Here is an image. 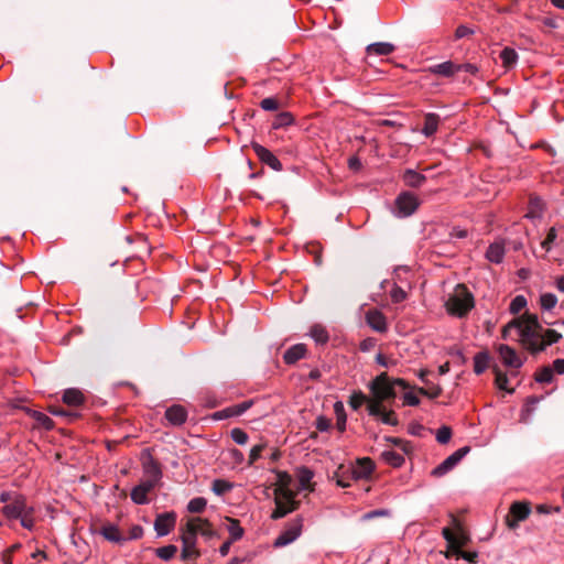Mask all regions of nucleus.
Masks as SVG:
<instances>
[{
  "instance_id": "nucleus-28",
  "label": "nucleus",
  "mask_w": 564,
  "mask_h": 564,
  "mask_svg": "<svg viewBox=\"0 0 564 564\" xmlns=\"http://www.w3.org/2000/svg\"><path fill=\"white\" fill-rule=\"evenodd\" d=\"M403 181L408 186L417 188L425 183L426 177L425 175L409 169L403 174Z\"/></svg>"
},
{
  "instance_id": "nucleus-57",
  "label": "nucleus",
  "mask_w": 564,
  "mask_h": 564,
  "mask_svg": "<svg viewBox=\"0 0 564 564\" xmlns=\"http://www.w3.org/2000/svg\"><path fill=\"white\" fill-rule=\"evenodd\" d=\"M234 412H235L234 408L229 406V408H226L224 410L215 412L214 413V419H216V420H225V419H228V417L236 416V414H234Z\"/></svg>"
},
{
  "instance_id": "nucleus-46",
  "label": "nucleus",
  "mask_w": 564,
  "mask_h": 564,
  "mask_svg": "<svg viewBox=\"0 0 564 564\" xmlns=\"http://www.w3.org/2000/svg\"><path fill=\"white\" fill-rule=\"evenodd\" d=\"M20 520L21 525L24 529L33 530L34 528V508L28 510V512L23 513L18 518Z\"/></svg>"
},
{
  "instance_id": "nucleus-45",
  "label": "nucleus",
  "mask_w": 564,
  "mask_h": 564,
  "mask_svg": "<svg viewBox=\"0 0 564 564\" xmlns=\"http://www.w3.org/2000/svg\"><path fill=\"white\" fill-rule=\"evenodd\" d=\"M494 372H495V376H496L495 382H496L497 387L500 390L512 392V390L508 389V377H507V375L505 372H502L498 367H494Z\"/></svg>"
},
{
  "instance_id": "nucleus-60",
  "label": "nucleus",
  "mask_w": 564,
  "mask_h": 564,
  "mask_svg": "<svg viewBox=\"0 0 564 564\" xmlns=\"http://www.w3.org/2000/svg\"><path fill=\"white\" fill-rule=\"evenodd\" d=\"M252 405V401H243L239 404H235L232 405L234 408V414H236V416H239L241 415L242 413H245L248 409H250Z\"/></svg>"
},
{
  "instance_id": "nucleus-49",
  "label": "nucleus",
  "mask_w": 564,
  "mask_h": 564,
  "mask_svg": "<svg viewBox=\"0 0 564 564\" xmlns=\"http://www.w3.org/2000/svg\"><path fill=\"white\" fill-rule=\"evenodd\" d=\"M436 441L440 444H446L452 437V430L449 426L443 425L436 432Z\"/></svg>"
},
{
  "instance_id": "nucleus-3",
  "label": "nucleus",
  "mask_w": 564,
  "mask_h": 564,
  "mask_svg": "<svg viewBox=\"0 0 564 564\" xmlns=\"http://www.w3.org/2000/svg\"><path fill=\"white\" fill-rule=\"evenodd\" d=\"M448 314L465 316L474 307V297L464 284H458L445 302Z\"/></svg>"
},
{
  "instance_id": "nucleus-32",
  "label": "nucleus",
  "mask_w": 564,
  "mask_h": 564,
  "mask_svg": "<svg viewBox=\"0 0 564 564\" xmlns=\"http://www.w3.org/2000/svg\"><path fill=\"white\" fill-rule=\"evenodd\" d=\"M144 473L147 475V479L158 484L162 477V471L159 464L155 463L152 458H150L149 462L144 464Z\"/></svg>"
},
{
  "instance_id": "nucleus-1",
  "label": "nucleus",
  "mask_w": 564,
  "mask_h": 564,
  "mask_svg": "<svg viewBox=\"0 0 564 564\" xmlns=\"http://www.w3.org/2000/svg\"><path fill=\"white\" fill-rule=\"evenodd\" d=\"M511 325H516L520 340L528 350L532 354L543 351V346H538L539 339L542 338V326L535 315L527 314L520 318L511 321Z\"/></svg>"
},
{
  "instance_id": "nucleus-19",
  "label": "nucleus",
  "mask_w": 564,
  "mask_h": 564,
  "mask_svg": "<svg viewBox=\"0 0 564 564\" xmlns=\"http://www.w3.org/2000/svg\"><path fill=\"white\" fill-rule=\"evenodd\" d=\"M368 325L376 332L384 333L388 329L384 315L378 310H370L366 314Z\"/></svg>"
},
{
  "instance_id": "nucleus-37",
  "label": "nucleus",
  "mask_w": 564,
  "mask_h": 564,
  "mask_svg": "<svg viewBox=\"0 0 564 564\" xmlns=\"http://www.w3.org/2000/svg\"><path fill=\"white\" fill-rule=\"evenodd\" d=\"M534 379L539 383H550L554 379L553 369L550 366H544L541 369H539L535 375Z\"/></svg>"
},
{
  "instance_id": "nucleus-18",
  "label": "nucleus",
  "mask_w": 564,
  "mask_h": 564,
  "mask_svg": "<svg viewBox=\"0 0 564 564\" xmlns=\"http://www.w3.org/2000/svg\"><path fill=\"white\" fill-rule=\"evenodd\" d=\"M165 419L175 426H180L186 422L187 411L180 404H174L166 409Z\"/></svg>"
},
{
  "instance_id": "nucleus-24",
  "label": "nucleus",
  "mask_w": 564,
  "mask_h": 564,
  "mask_svg": "<svg viewBox=\"0 0 564 564\" xmlns=\"http://www.w3.org/2000/svg\"><path fill=\"white\" fill-rule=\"evenodd\" d=\"M430 72L432 74L441 75L443 77H452L454 74L459 72V67L457 66V64L451 61H446L430 67Z\"/></svg>"
},
{
  "instance_id": "nucleus-62",
  "label": "nucleus",
  "mask_w": 564,
  "mask_h": 564,
  "mask_svg": "<svg viewBox=\"0 0 564 564\" xmlns=\"http://www.w3.org/2000/svg\"><path fill=\"white\" fill-rule=\"evenodd\" d=\"M143 535V528L141 525H133L129 531V536L127 540H138Z\"/></svg>"
},
{
  "instance_id": "nucleus-25",
  "label": "nucleus",
  "mask_w": 564,
  "mask_h": 564,
  "mask_svg": "<svg viewBox=\"0 0 564 564\" xmlns=\"http://www.w3.org/2000/svg\"><path fill=\"white\" fill-rule=\"evenodd\" d=\"M306 351L307 349L304 344L293 345L284 352V362L288 365H293L297 360L302 359L305 356Z\"/></svg>"
},
{
  "instance_id": "nucleus-11",
  "label": "nucleus",
  "mask_w": 564,
  "mask_h": 564,
  "mask_svg": "<svg viewBox=\"0 0 564 564\" xmlns=\"http://www.w3.org/2000/svg\"><path fill=\"white\" fill-rule=\"evenodd\" d=\"M531 512L530 506L527 502H513L510 507L509 516L507 517V524L509 528L514 529L520 521L525 520Z\"/></svg>"
},
{
  "instance_id": "nucleus-50",
  "label": "nucleus",
  "mask_w": 564,
  "mask_h": 564,
  "mask_svg": "<svg viewBox=\"0 0 564 564\" xmlns=\"http://www.w3.org/2000/svg\"><path fill=\"white\" fill-rule=\"evenodd\" d=\"M390 297L393 303H401L406 299V292L401 286L394 284L390 291Z\"/></svg>"
},
{
  "instance_id": "nucleus-63",
  "label": "nucleus",
  "mask_w": 564,
  "mask_h": 564,
  "mask_svg": "<svg viewBox=\"0 0 564 564\" xmlns=\"http://www.w3.org/2000/svg\"><path fill=\"white\" fill-rule=\"evenodd\" d=\"M403 402L406 405L416 406L420 404V399L415 394H413L411 392H406L403 395Z\"/></svg>"
},
{
  "instance_id": "nucleus-12",
  "label": "nucleus",
  "mask_w": 564,
  "mask_h": 564,
  "mask_svg": "<svg viewBox=\"0 0 564 564\" xmlns=\"http://www.w3.org/2000/svg\"><path fill=\"white\" fill-rule=\"evenodd\" d=\"M158 486V482H154L150 479L142 480L138 486H135L130 494L131 500L137 505H147L150 499L148 495L153 491V489Z\"/></svg>"
},
{
  "instance_id": "nucleus-20",
  "label": "nucleus",
  "mask_w": 564,
  "mask_h": 564,
  "mask_svg": "<svg viewBox=\"0 0 564 564\" xmlns=\"http://www.w3.org/2000/svg\"><path fill=\"white\" fill-rule=\"evenodd\" d=\"M373 469L375 465L370 458H360L352 468V477L355 479H366L372 474Z\"/></svg>"
},
{
  "instance_id": "nucleus-51",
  "label": "nucleus",
  "mask_w": 564,
  "mask_h": 564,
  "mask_svg": "<svg viewBox=\"0 0 564 564\" xmlns=\"http://www.w3.org/2000/svg\"><path fill=\"white\" fill-rule=\"evenodd\" d=\"M230 436L239 445H245L248 442V434L241 429H232L230 432Z\"/></svg>"
},
{
  "instance_id": "nucleus-48",
  "label": "nucleus",
  "mask_w": 564,
  "mask_h": 564,
  "mask_svg": "<svg viewBox=\"0 0 564 564\" xmlns=\"http://www.w3.org/2000/svg\"><path fill=\"white\" fill-rule=\"evenodd\" d=\"M527 306V299L523 295H517L510 303V312L518 314Z\"/></svg>"
},
{
  "instance_id": "nucleus-35",
  "label": "nucleus",
  "mask_w": 564,
  "mask_h": 564,
  "mask_svg": "<svg viewBox=\"0 0 564 564\" xmlns=\"http://www.w3.org/2000/svg\"><path fill=\"white\" fill-rule=\"evenodd\" d=\"M500 59L506 68H511L517 64L518 54L513 48L505 47L500 52Z\"/></svg>"
},
{
  "instance_id": "nucleus-8",
  "label": "nucleus",
  "mask_w": 564,
  "mask_h": 564,
  "mask_svg": "<svg viewBox=\"0 0 564 564\" xmlns=\"http://www.w3.org/2000/svg\"><path fill=\"white\" fill-rule=\"evenodd\" d=\"M302 519L297 518L291 521L286 528L279 534V536L275 539L273 545L275 547H282L285 546L292 542H294L302 532Z\"/></svg>"
},
{
  "instance_id": "nucleus-40",
  "label": "nucleus",
  "mask_w": 564,
  "mask_h": 564,
  "mask_svg": "<svg viewBox=\"0 0 564 564\" xmlns=\"http://www.w3.org/2000/svg\"><path fill=\"white\" fill-rule=\"evenodd\" d=\"M419 393L429 397L430 399H436L442 393V388L438 384L430 382L423 388H419Z\"/></svg>"
},
{
  "instance_id": "nucleus-29",
  "label": "nucleus",
  "mask_w": 564,
  "mask_h": 564,
  "mask_svg": "<svg viewBox=\"0 0 564 564\" xmlns=\"http://www.w3.org/2000/svg\"><path fill=\"white\" fill-rule=\"evenodd\" d=\"M28 414L36 422L39 427H43L47 431L54 427L53 420L47 416L45 413L36 411V410H28Z\"/></svg>"
},
{
  "instance_id": "nucleus-38",
  "label": "nucleus",
  "mask_w": 564,
  "mask_h": 564,
  "mask_svg": "<svg viewBox=\"0 0 564 564\" xmlns=\"http://www.w3.org/2000/svg\"><path fill=\"white\" fill-rule=\"evenodd\" d=\"M381 456L386 463L393 467H400L404 463V457L394 451H384Z\"/></svg>"
},
{
  "instance_id": "nucleus-34",
  "label": "nucleus",
  "mask_w": 564,
  "mask_h": 564,
  "mask_svg": "<svg viewBox=\"0 0 564 564\" xmlns=\"http://www.w3.org/2000/svg\"><path fill=\"white\" fill-rule=\"evenodd\" d=\"M63 401L73 406H77L84 402V395L78 389H67L63 394Z\"/></svg>"
},
{
  "instance_id": "nucleus-17",
  "label": "nucleus",
  "mask_w": 564,
  "mask_h": 564,
  "mask_svg": "<svg viewBox=\"0 0 564 564\" xmlns=\"http://www.w3.org/2000/svg\"><path fill=\"white\" fill-rule=\"evenodd\" d=\"M181 540L183 544L181 554L182 560L187 561L197 558L199 556V551L196 547L197 539L182 530Z\"/></svg>"
},
{
  "instance_id": "nucleus-15",
  "label": "nucleus",
  "mask_w": 564,
  "mask_h": 564,
  "mask_svg": "<svg viewBox=\"0 0 564 564\" xmlns=\"http://www.w3.org/2000/svg\"><path fill=\"white\" fill-rule=\"evenodd\" d=\"M497 351L503 365L509 368H520L523 364L517 351L508 345L500 344Z\"/></svg>"
},
{
  "instance_id": "nucleus-42",
  "label": "nucleus",
  "mask_w": 564,
  "mask_h": 564,
  "mask_svg": "<svg viewBox=\"0 0 564 564\" xmlns=\"http://www.w3.org/2000/svg\"><path fill=\"white\" fill-rule=\"evenodd\" d=\"M177 552V547L173 544H169L162 547L156 549V555L163 561H170L174 557Z\"/></svg>"
},
{
  "instance_id": "nucleus-13",
  "label": "nucleus",
  "mask_w": 564,
  "mask_h": 564,
  "mask_svg": "<svg viewBox=\"0 0 564 564\" xmlns=\"http://www.w3.org/2000/svg\"><path fill=\"white\" fill-rule=\"evenodd\" d=\"M368 414L379 417L383 424L395 426L399 424L397 414L392 410H387L384 405H377V403H368Z\"/></svg>"
},
{
  "instance_id": "nucleus-47",
  "label": "nucleus",
  "mask_w": 564,
  "mask_h": 564,
  "mask_svg": "<svg viewBox=\"0 0 564 564\" xmlns=\"http://www.w3.org/2000/svg\"><path fill=\"white\" fill-rule=\"evenodd\" d=\"M231 488H232V485L223 479L214 480L213 487H212L213 491L218 496H221V495L228 492Z\"/></svg>"
},
{
  "instance_id": "nucleus-54",
  "label": "nucleus",
  "mask_w": 564,
  "mask_h": 564,
  "mask_svg": "<svg viewBox=\"0 0 564 564\" xmlns=\"http://www.w3.org/2000/svg\"><path fill=\"white\" fill-rule=\"evenodd\" d=\"M292 482V477L288 473L278 474V488L290 489L289 486Z\"/></svg>"
},
{
  "instance_id": "nucleus-22",
  "label": "nucleus",
  "mask_w": 564,
  "mask_h": 564,
  "mask_svg": "<svg viewBox=\"0 0 564 564\" xmlns=\"http://www.w3.org/2000/svg\"><path fill=\"white\" fill-rule=\"evenodd\" d=\"M99 533L109 542L123 543L127 539L121 534L119 528L108 523L101 527Z\"/></svg>"
},
{
  "instance_id": "nucleus-61",
  "label": "nucleus",
  "mask_w": 564,
  "mask_h": 564,
  "mask_svg": "<svg viewBox=\"0 0 564 564\" xmlns=\"http://www.w3.org/2000/svg\"><path fill=\"white\" fill-rule=\"evenodd\" d=\"M389 514V511L386 510V509H378V510H372V511H369L367 513H365L362 516V520H371L373 518H377V517H386Z\"/></svg>"
},
{
  "instance_id": "nucleus-36",
  "label": "nucleus",
  "mask_w": 564,
  "mask_h": 564,
  "mask_svg": "<svg viewBox=\"0 0 564 564\" xmlns=\"http://www.w3.org/2000/svg\"><path fill=\"white\" fill-rule=\"evenodd\" d=\"M310 335L317 344L321 345L326 344L329 338L326 328L319 324H315L311 327Z\"/></svg>"
},
{
  "instance_id": "nucleus-43",
  "label": "nucleus",
  "mask_w": 564,
  "mask_h": 564,
  "mask_svg": "<svg viewBox=\"0 0 564 564\" xmlns=\"http://www.w3.org/2000/svg\"><path fill=\"white\" fill-rule=\"evenodd\" d=\"M369 400L364 392L355 391L350 395L348 403L354 410H358L364 403H368Z\"/></svg>"
},
{
  "instance_id": "nucleus-44",
  "label": "nucleus",
  "mask_w": 564,
  "mask_h": 564,
  "mask_svg": "<svg viewBox=\"0 0 564 564\" xmlns=\"http://www.w3.org/2000/svg\"><path fill=\"white\" fill-rule=\"evenodd\" d=\"M207 501L203 497H196L189 500L187 505V510L192 513H199L203 512L206 508Z\"/></svg>"
},
{
  "instance_id": "nucleus-5",
  "label": "nucleus",
  "mask_w": 564,
  "mask_h": 564,
  "mask_svg": "<svg viewBox=\"0 0 564 564\" xmlns=\"http://www.w3.org/2000/svg\"><path fill=\"white\" fill-rule=\"evenodd\" d=\"M451 519L455 532H453L449 528H444L442 534L446 540L449 550L458 551V549H462L465 544H467L469 538L459 521L453 514L451 516Z\"/></svg>"
},
{
  "instance_id": "nucleus-56",
  "label": "nucleus",
  "mask_w": 564,
  "mask_h": 564,
  "mask_svg": "<svg viewBox=\"0 0 564 564\" xmlns=\"http://www.w3.org/2000/svg\"><path fill=\"white\" fill-rule=\"evenodd\" d=\"M51 413L57 416H65L68 419V421H73L74 419L77 417V414L75 412L66 411L59 408H52Z\"/></svg>"
},
{
  "instance_id": "nucleus-52",
  "label": "nucleus",
  "mask_w": 564,
  "mask_h": 564,
  "mask_svg": "<svg viewBox=\"0 0 564 564\" xmlns=\"http://www.w3.org/2000/svg\"><path fill=\"white\" fill-rule=\"evenodd\" d=\"M260 106L265 111H274L279 108V102L275 98L269 97L262 99Z\"/></svg>"
},
{
  "instance_id": "nucleus-58",
  "label": "nucleus",
  "mask_w": 564,
  "mask_h": 564,
  "mask_svg": "<svg viewBox=\"0 0 564 564\" xmlns=\"http://www.w3.org/2000/svg\"><path fill=\"white\" fill-rule=\"evenodd\" d=\"M452 553L456 554L458 557H462L470 563H475L478 554L476 552H464L460 549L458 551H452Z\"/></svg>"
},
{
  "instance_id": "nucleus-64",
  "label": "nucleus",
  "mask_w": 564,
  "mask_h": 564,
  "mask_svg": "<svg viewBox=\"0 0 564 564\" xmlns=\"http://www.w3.org/2000/svg\"><path fill=\"white\" fill-rule=\"evenodd\" d=\"M556 230L555 228H551L546 235V238L545 240L542 242V247L546 250L550 249V245L554 242V240L556 239Z\"/></svg>"
},
{
  "instance_id": "nucleus-14",
  "label": "nucleus",
  "mask_w": 564,
  "mask_h": 564,
  "mask_svg": "<svg viewBox=\"0 0 564 564\" xmlns=\"http://www.w3.org/2000/svg\"><path fill=\"white\" fill-rule=\"evenodd\" d=\"M176 514L175 512H164L156 516L154 521V530L158 536L167 535L175 527Z\"/></svg>"
},
{
  "instance_id": "nucleus-41",
  "label": "nucleus",
  "mask_w": 564,
  "mask_h": 564,
  "mask_svg": "<svg viewBox=\"0 0 564 564\" xmlns=\"http://www.w3.org/2000/svg\"><path fill=\"white\" fill-rule=\"evenodd\" d=\"M557 304V297L553 293H543L540 296V305L544 311L553 310Z\"/></svg>"
},
{
  "instance_id": "nucleus-6",
  "label": "nucleus",
  "mask_w": 564,
  "mask_h": 564,
  "mask_svg": "<svg viewBox=\"0 0 564 564\" xmlns=\"http://www.w3.org/2000/svg\"><path fill=\"white\" fill-rule=\"evenodd\" d=\"M420 202L415 194L410 192L401 193L394 203V212L398 217H409L419 207Z\"/></svg>"
},
{
  "instance_id": "nucleus-9",
  "label": "nucleus",
  "mask_w": 564,
  "mask_h": 564,
  "mask_svg": "<svg viewBox=\"0 0 564 564\" xmlns=\"http://www.w3.org/2000/svg\"><path fill=\"white\" fill-rule=\"evenodd\" d=\"M469 449L470 448L468 446L458 448L456 452H454L452 455H449L446 459H444L438 466H436L432 470V475L435 477H442L445 474H447L469 453Z\"/></svg>"
},
{
  "instance_id": "nucleus-2",
  "label": "nucleus",
  "mask_w": 564,
  "mask_h": 564,
  "mask_svg": "<svg viewBox=\"0 0 564 564\" xmlns=\"http://www.w3.org/2000/svg\"><path fill=\"white\" fill-rule=\"evenodd\" d=\"M395 386L403 389L408 388V383L403 379L391 380L387 372L377 376L370 383L369 390L372 398L368 403H377V405H384V402L394 400L397 397Z\"/></svg>"
},
{
  "instance_id": "nucleus-10",
  "label": "nucleus",
  "mask_w": 564,
  "mask_h": 564,
  "mask_svg": "<svg viewBox=\"0 0 564 564\" xmlns=\"http://www.w3.org/2000/svg\"><path fill=\"white\" fill-rule=\"evenodd\" d=\"M13 497V500L2 508L3 516L10 520L18 519L23 513L28 512L29 509L32 508V506H29L26 503V498L23 495L18 494L17 496Z\"/></svg>"
},
{
  "instance_id": "nucleus-33",
  "label": "nucleus",
  "mask_w": 564,
  "mask_h": 564,
  "mask_svg": "<svg viewBox=\"0 0 564 564\" xmlns=\"http://www.w3.org/2000/svg\"><path fill=\"white\" fill-rule=\"evenodd\" d=\"M228 521L227 531L229 532L230 538L228 540L238 541L243 536L245 530L240 525V522L234 518H226Z\"/></svg>"
},
{
  "instance_id": "nucleus-30",
  "label": "nucleus",
  "mask_w": 564,
  "mask_h": 564,
  "mask_svg": "<svg viewBox=\"0 0 564 564\" xmlns=\"http://www.w3.org/2000/svg\"><path fill=\"white\" fill-rule=\"evenodd\" d=\"M542 338L539 339L538 346H543V350L552 344L560 341L562 338V334L557 333L554 329H545L541 332Z\"/></svg>"
},
{
  "instance_id": "nucleus-7",
  "label": "nucleus",
  "mask_w": 564,
  "mask_h": 564,
  "mask_svg": "<svg viewBox=\"0 0 564 564\" xmlns=\"http://www.w3.org/2000/svg\"><path fill=\"white\" fill-rule=\"evenodd\" d=\"M183 531L187 534H192L196 539L197 534H200L206 539H210L215 535V531L210 522L207 519L199 517L189 518Z\"/></svg>"
},
{
  "instance_id": "nucleus-27",
  "label": "nucleus",
  "mask_w": 564,
  "mask_h": 564,
  "mask_svg": "<svg viewBox=\"0 0 564 564\" xmlns=\"http://www.w3.org/2000/svg\"><path fill=\"white\" fill-rule=\"evenodd\" d=\"M543 206V200L540 197L531 196L525 217L529 219H540L542 217Z\"/></svg>"
},
{
  "instance_id": "nucleus-16",
  "label": "nucleus",
  "mask_w": 564,
  "mask_h": 564,
  "mask_svg": "<svg viewBox=\"0 0 564 564\" xmlns=\"http://www.w3.org/2000/svg\"><path fill=\"white\" fill-rule=\"evenodd\" d=\"M252 149L262 163L269 165L274 171L282 170V163L269 149L258 143L252 144Z\"/></svg>"
},
{
  "instance_id": "nucleus-39",
  "label": "nucleus",
  "mask_w": 564,
  "mask_h": 564,
  "mask_svg": "<svg viewBox=\"0 0 564 564\" xmlns=\"http://www.w3.org/2000/svg\"><path fill=\"white\" fill-rule=\"evenodd\" d=\"M314 474L311 469L306 467H302L299 469L297 477L300 482V488L303 490L310 489V484Z\"/></svg>"
},
{
  "instance_id": "nucleus-23",
  "label": "nucleus",
  "mask_w": 564,
  "mask_h": 564,
  "mask_svg": "<svg viewBox=\"0 0 564 564\" xmlns=\"http://www.w3.org/2000/svg\"><path fill=\"white\" fill-rule=\"evenodd\" d=\"M395 47L393 44L388 42L371 43L366 47L367 54L376 56H386L394 52Z\"/></svg>"
},
{
  "instance_id": "nucleus-59",
  "label": "nucleus",
  "mask_w": 564,
  "mask_h": 564,
  "mask_svg": "<svg viewBox=\"0 0 564 564\" xmlns=\"http://www.w3.org/2000/svg\"><path fill=\"white\" fill-rule=\"evenodd\" d=\"M292 121H293L292 116L289 112H283L278 117L276 122L274 123V127L279 128L282 126H289L292 123Z\"/></svg>"
},
{
  "instance_id": "nucleus-26",
  "label": "nucleus",
  "mask_w": 564,
  "mask_h": 564,
  "mask_svg": "<svg viewBox=\"0 0 564 564\" xmlns=\"http://www.w3.org/2000/svg\"><path fill=\"white\" fill-rule=\"evenodd\" d=\"M441 122V118L437 113L429 112L424 116V127L422 129V133L430 138L434 135L438 129V124Z\"/></svg>"
},
{
  "instance_id": "nucleus-21",
  "label": "nucleus",
  "mask_w": 564,
  "mask_h": 564,
  "mask_svg": "<svg viewBox=\"0 0 564 564\" xmlns=\"http://www.w3.org/2000/svg\"><path fill=\"white\" fill-rule=\"evenodd\" d=\"M506 249L501 241H495L489 245L486 251V259L492 263H501L505 258Z\"/></svg>"
},
{
  "instance_id": "nucleus-31",
  "label": "nucleus",
  "mask_w": 564,
  "mask_h": 564,
  "mask_svg": "<svg viewBox=\"0 0 564 564\" xmlns=\"http://www.w3.org/2000/svg\"><path fill=\"white\" fill-rule=\"evenodd\" d=\"M490 356L487 351H480L474 357V371L477 375H481L488 368Z\"/></svg>"
},
{
  "instance_id": "nucleus-4",
  "label": "nucleus",
  "mask_w": 564,
  "mask_h": 564,
  "mask_svg": "<svg viewBox=\"0 0 564 564\" xmlns=\"http://www.w3.org/2000/svg\"><path fill=\"white\" fill-rule=\"evenodd\" d=\"M275 509L271 514L272 519H280L296 509L297 502L291 489L276 488L274 490Z\"/></svg>"
},
{
  "instance_id": "nucleus-55",
  "label": "nucleus",
  "mask_w": 564,
  "mask_h": 564,
  "mask_svg": "<svg viewBox=\"0 0 564 564\" xmlns=\"http://www.w3.org/2000/svg\"><path fill=\"white\" fill-rule=\"evenodd\" d=\"M263 448H264V445H262V444H258L251 448L250 455H249V465L254 464L260 458Z\"/></svg>"
},
{
  "instance_id": "nucleus-53",
  "label": "nucleus",
  "mask_w": 564,
  "mask_h": 564,
  "mask_svg": "<svg viewBox=\"0 0 564 564\" xmlns=\"http://www.w3.org/2000/svg\"><path fill=\"white\" fill-rule=\"evenodd\" d=\"M315 426L319 432H327L332 426V422L326 416L319 415L316 419Z\"/></svg>"
}]
</instances>
